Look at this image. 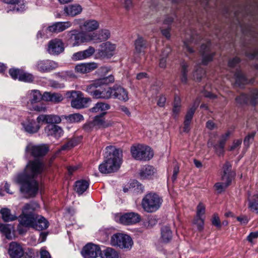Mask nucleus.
<instances>
[{"mask_svg": "<svg viewBox=\"0 0 258 258\" xmlns=\"http://www.w3.org/2000/svg\"><path fill=\"white\" fill-rule=\"evenodd\" d=\"M45 169L46 166L41 160L30 161L24 173L19 174L16 178V181L21 184V191L29 196H35L38 189V184L34 178Z\"/></svg>", "mask_w": 258, "mask_h": 258, "instance_id": "nucleus-1", "label": "nucleus"}, {"mask_svg": "<svg viewBox=\"0 0 258 258\" xmlns=\"http://www.w3.org/2000/svg\"><path fill=\"white\" fill-rule=\"evenodd\" d=\"M121 151L113 146L105 148L104 161L99 166L100 172L108 174L118 170L121 164Z\"/></svg>", "mask_w": 258, "mask_h": 258, "instance_id": "nucleus-2", "label": "nucleus"}, {"mask_svg": "<svg viewBox=\"0 0 258 258\" xmlns=\"http://www.w3.org/2000/svg\"><path fill=\"white\" fill-rule=\"evenodd\" d=\"M162 199L156 193L150 192L146 194L142 201V207L147 213L157 211L161 207Z\"/></svg>", "mask_w": 258, "mask_h": 258, "instance_id": "nucleus-3", "label": "nucleus"}, {"mask_svg": "<svg viewBox=\"0 0 258 258\" xmlns=\"http://www.w3.org/2000/svg\"><path fill=\"white\" fill-rule=\"evenodd\" d=\"M110 243L113 246L129 250L133 245V241L129 235L117 233L111 236Z\"/></svg>", "mask_w": 258, "mask_h": 258, "instance_id": "nucleus-4", "label": "nucleus"}, {"mask_svg": "<svg viewBox=\"0 0 258 258\" xmlns=\"http://www.w3.org/2000/svg\"><path fill=\"white\" fill-rule=\"evenodd\" d=\"M131 152L133 157L137 160H149L153 156L151 148L143 145L132 147Z\"/></svg>", "mask_w": 258, "mask_h": 258, "instance_id": "nucleus-5", "label": "nucleus"}, {"mask_svg": "<svg viewBox=\"0 0 258 258\" xmlns=\"http://www.w3.org/2000/svg\"><path fill=\"white\" fill-rule=\"evenodd\" d=\"M68 98H72L71 101V106L76 109H81L86 107L87 103L90 99L85 98L80 91H71L66 93Z\"/></svg>", "mask_w": 258, "mask_h": 258, "instance_id": "nucleus-6", "label": "nucleus"}, {"mask_svg": "<svg viewBox=\"0 0 258 258\" xmlns=\"http://www.w3.org/2000/svg\"><path fill=\"white\" fill-rule=\"evenodd\" d=\"M57 62L49 59H39L34 65V69L41 73L50 72L58 68Z\"/></svg>", "mask_w": 258, "mask_h": 258, "instance_id": "nucleus-7", "label": "nucleus"}, {"mask_svg": "<svg viewBox=\"0 0 258 258\" xmlns=\"http://www.w3.org/2000/svg\"><path fill=\"white\" fill-rule=\"evenodd\" d=\"M114 81V79L113 76L110 75L107 77L95 80L91 84L87 86L85 90L93 97L94 93L97 90V88L98 87H100L103 85H107L109 83H113Z\"/></svg>", "mask_w": 258, "mask_h": 258, "instance_id": "nucleus-8", "label": "nucleus"}, {"mask_svg": "<svg viewBox=\"0 0 258 258\" xmlns=\"http://www.w3.org/2000/svg\"><path fill=\"white\" fill-rule=\"evenodd\" d=\"M36 215L34 214H22L20 216L19 225L18 227V230L19 233H23L25 232L22 226L25 227H32L34 228V224L36 222Z\"/></svg>", "mask_w": 258, "mask_h": 258, "instance_id": "nucleus-9", "label": "nucleus"}, {"mask_svg": "<svg viewBox=\"0 0 258 258\" xmlns=\"http://www.w3.org/2000/svg\"><path fill=\"white\" fill-rule=\"evenodd\" d=\"M47 51L51 55H58L64 51L63 43L59 39H52L48 43Z\"/></svg>", "mask_w": 258, "mask_h": 258, "instance_id": "nucleus-10", "label": "nucleus"}, {"mask_svg": "<svg viewBox=\"0 0 258 258\" xmlns=\"http://www.w3.org/2000/svg\"><path fill=\"white\" fill-rule=\"evenodd\" d=\"M71 38L74 39L75 42L73 46H78L81 43L92 41V36L91 33H84L83 32H78L76 30H72L69 32Z\"/></svg>", "mask_w": 258, "mask_h": 258, "instance_id": "nucleus-11", "label": "nucleus"}, {"mask_svg": "<svg viewBox=\"0 0 258 258\" xmlns=\"http://www.w3.org/2000/svg\"><path fill=\"white\" fill-rule=\"evenodd\" d=\"M48 151L46 145H34L29 144L26 148V153H30L33 157H40L45 155Z\"/></svg>", "mask_w": 258, "mask_h": 258, "instance_id": "nucleus-12", "label": "nucleus"}, {"mask_svg": "<svg viewBox=\"0 0 258 258\" xmlns=\"http://www.w3.org/2000/svg\"><path fill=\"white\" fill-rule=\"evenodd\" d=\"M100 252V248L97 245L88 243L83 247L81 253L85 258H95Z\"/></svg>", "mask_w": 258, "mask_h": 258, "instance_id": "nucleus-13", "label": "nucleus"}, {"mask_svg": "<svg viewBox=\"0 0 258 258\" xmlns=\"http://www.w3.org/2000/svg\"><path fill=\"white\" fill-rule=\"evenodd\" d=\"M8 253L11 258H21L24 253L22 246L16 242H12L9 244Z\"/></svg>", "mask_w": 258, "mask_h": 258, "instance_id": "nucleus-14", "label": "nucleus"}, {"mask_svg": "<svg viewBox=\"0 0 258 258\" xmlns=\"http://www.w3.org/2000/svg\"><path fill=\"white\" fill-rule=\"evenodd\" d=\"M115 48V45L110 42L103 43L100 44V48L98 49V55L102 58L110 57L113 55Z\"/></svg>", "mask_w": 258, "mask_h": 258, "instance_id": "nucleus-15", "label": "nucleus"}, {"mask_svg": "<svg viewBox=\"0 0 258 258\" xmlns=\"http://www.w3.org/2000/svg\"><path fill=\"white\" fill-rule=\"evenodd\" d=\"M98 67V64L94 62L88 63H80L75 67V73L79 75H83L89 73Z\"/></svg>", "mask_w": 258, "mask_h": 258, "instance_id": "nucleus-16", "label": "nucleus"}, {"mask_svg": "<svg viewBox=\"0 0 258 258\" xmlns=\"http://www.w3.org/2000/svg\"><path fill=\"white\" fill-rule=\"evenodd\" d=\"M119 222L124 225H131L139 222L141 220L140 216L136 213H126L119 218Z\"/></svg>", "mask_w": 258, "mask_h": 258, "instance_id": "nucleus-17", "label": "nucleus"}, {"mask_svg": "<svg viewBox=\"0 0 258 258\" xmlns=\"http://www.w3.org/2000/svg\"><path fill=\"white\" fill-rule=\"evenodd\" d=\"M72 24L70 21L56 22L45 29L46 32L58 33L71 27Z\"/></svg>", "mask_w": 258, "mask_h": 258, "instance_id": "nucleus-18", "label": "nucleus"}, {"mask_svg": "<svg viewBox=\"0 0 258 258\" xmlns=\"http://www.w3.org/2000/svg\"><path fill=\"white\" fill-rule=\"evenodd\" d=\"M44 133L48 137L51 136L56 139H58L63 135V131L58 125L49 124L45 127Z\"/></svg>", "mask_w": 258, "mask_h": 258, "instance_id": "nucleus-19", "label": "nucleus"}, {"mask_svg": "<svg viewBox=\"0 0 258 258\" xmlns=\"http://www.w3.org/2000/svg\"><path fill=\"white\" fill-rule=\"evenodd\" d=\"M210 43L208 42L206 44H202L200 49V52L203 55L202 63L204 65L207 64L213 59L214 55V53L210 52Z\"/></svg>", "mask_w": 258, "mask_h": 258, "instance_id": "nucleus-20", "label": "nucleus"}, {"mask_svg": "<svg viewBox=\"0 0 258 258\" xmlns=\"http://www.w3.org/2000/svg\"><path fill=\"white\" fill-rule=\"evenodd\" d=\"M94 52L95 48L92 46H89L86 50L74 53L72 56V59L74 61L83 60L90 57Z\"/></svg>", "mask_w": 258, "mask_h": 258, "instance_id": "nucleus-21", "label": "nucleus"}, {"mask_svg": "<svg viewBox=\"0 0 258 258\" xmlns=\"http://www.w3.org/2000/svg\"><path fill=\"white\" fill-rule=\"evenodd\" d=\"M112 96L123 101H126L128 100V92L121 86H113Z\"/></svg>", "mask_w": 258, "mask_h": 258, "instance_id": "nucleus-22", "label": "nucleus"}, {"mask_svg": "<svg viewBox=\"0 0 258 258\" xmlns=\"http://www.w3.org/2000/svg\"><path fill=\"white\" fill-rule=\"evenodd\" d=\"M231 134V133L229 131L226 132L225 134L221 136L219 143L214 146L215 151L219 156L223 155L225 143Z\"/></svg>", "mask_w": 258, "mask_h": 258, "instance_id": "nucleus-23", "label": "nucleus"}, {"mask_svg": "<svg viewBox=\"0 0 258 258\" xmlns=\"http://www.w3.org/2000/svg\"><path fill=\"white\" fill-rule=\"evenodd\" d=\"M113 90L112 88L106 87L99 88L94 93L93 98L96 99H108L112 96Z\"/></svg>", "mask_w": 258, "mask_h": 258, "instance_id": "nucleus-24", "label": "nucleus"}, {"mask_svg": "<svg viewBox=\"0 0 258 258\" xmlns=\"http://www.w3.org/2000/svg\"><path fill=\"white\" fill-rule=\"evenodd\" d=\"M232 165L228 161H226L222 167L221 179L222 181H232L233 174L231 171Z\"/></svg>", "mask_w": 258, "mask_h": 258, "instance_id": "nucleus-25", "label": "nucleus"}, {"mask_svg": "<svg viewBox=\"0 0 258 258\" xmlns=\"http://www.w3.org/2000/svg\"><path fill=\"white\" fill-rule=\"evenodd\" d=\"M26 98L29 100L28 102V105H29V103L33 104L43 100V95L38 90H32L27 93Z\"/></svg>", "mask_w": 258, "mask_h": 258, "instance_id": "nucleus-26", "label": "nucleus"}, {"mask_svg": "<svg viewBox=\"0 0 258 258\" xmlns=\"http://www.w3.org/2000/svg\"><path fill=\"white\" fill-rule=\"evenodd\" d=\"M110 108V106L108 103L99 102L96 103L90 111L92 113H99L100 115H104L106 113V111Z\"/></svg>", "mask_w": 258, "mask_h": 258, "instance_id": "nucleus-27", "label": "nucleus"}, {"mask_svg": "<svg viewBox=\"0 0 258 258\" xmlns=\"http://www.w3.org/2000/svg\"><path fill=\"white\" fill-rule=\"evenodd\" d=\"M63 99V97L60 93L45 92L43 94V100L45 101L57 103L61 102Z\"/></svg>", "mask_w": 258, "mask_h": 258, "instance_id": "nucleus-28", "label": "nucleus"}, {"mask_svg": "<svg viewBox=\"0 0 258 258\" xmlns=\"http://www.w3.org/2000/svg\"><path fill=\"white\" fill-rule=\"evenodd\" d=\"M155 168L150 165H145L142 167L139 172L140 177L141 179L150 178L155 173Z\"/></svg>", "mask_w": 258, "mask_h": 258, "instance_id": "nucleus-29", "label": "nucleus"}, {"mask_svg": "<svg viewBox=\"0 0 258 258\" xmlns=\"http://www.w3.org/2000/svg\"><path fill=\"white\" fill-rule=\"evenodd\" d=\"M63 11L67 16L75 17L81 13L82 8L80 5H72L65 6Z\"/></svg>", "mask_w": 258, "mask_h": 258, "instance_id": "nucleus-30", "label": "nucleus"}, {"mask_svg": "<svg viewBox=\"0 0 258 258\" xmlns=\"http://www.w3.org/2000/svg\"><path fill=\"white\" fill-rule=\"evenodd\" d=\"M34 225V229L40 231L47 228L49 222L44 217L37 215H36V222Z\"/></svg>", "mask_w": 258, "mask_h": 258, "instance_id": "nucleus-31", "label": "nucleus"}, {"mask_svg": "<svg viewBox=\"0 0 258 258\" xmlns=\"http://www.w3.org/2000/svg\"><path fill=\"white\" fill-rule=\"evenodd\" d=\"M92 36V41L95 42H99L104 41L109 38L110 36V32L108 30H102L98 33H91Z\"/></svg>", "mask_w": 258, "mask_h": 258, "instance_id": "nucleus-32", "label": "nucleus"}, {"mask_svg": "<svg viewBox=\"0 0 258 258\" xmlns=\"http://www.w3.org/2000/svg\"><path fill=\"white\" fill-rule=\"evenodd\" d=\"M104 115H96L94 117L93 122L96 129L107 127L111 125V123L107 122L103 117Z\"/></svg>", "mask_w": 258, "mask_h": 258, "instance_id": "nucleus-33", "label": "nucleus"}, {"mask_svg": "<svg viewBox=\"0 0 258 258\" xmlns=\"http://www.w3.org/2000/svg\"><path fill=\"white\" fill-rule=\"evenodd\" d=\"M99 26V24L96 20H88L83 23V26H80V29L87 32H91L97 29Z\"/></svg>", "mask_w": 258, "mask_h": 258, "instance_id": "nucleus-34", "label": "nucleus"}, {"mask_svg": "<svg viewBox=\"0 0 258 258\" xmlns=\"http://www.w3.org/2000/svg\"><path fill=\"white\" fill-rule=\"evenodd\" d=\"M25 130L29 133H35L40 128V125L35 120L28 119L22 123Z\"/></svg>", "mask_w": 258, "mask_h": 258, "instance_id": "nucleus-35", "label": "nucleus"}, {"mask_svg": "<svg viewBox=\"0 0 258 258\" xmlns=\"http://www.w3.org/2000/svg\"><path fill=\"white\" fill-rule=\"evenodd\" d=\"M89 185V183L86 180H78L75 182L74 190L78 195H81L86 190Z\"/></svg>", "mask_w": 258, "mask_h": 258, "instance_id": "nucleus-36", "label": "nucleus"}, {"mask_svg": "<svg viewBox=\"0 0 258 258\" xmlns=\"http://www.w3.org/2000/svg\"><path fill=\"white\" fill-rule=\"evenodd\" d=\"M135 47L136 53H141L147 47V42L142 37L139 36L135 41Z\"/></svg>", "mask_w": 258, "mask_h": 258, "instance_id": "nucleus-37", "label": "nucleus"}, {"mask_svg": "<svg viewBox=\"0 0 258 258\" xmlns=\"http://www.w3.org/2000/svg\"><path fill=\"white\" fill-rule=\"evenodd\" d=\"M0 213L2 215V219L6 222L14 221L17 218V216L12 214L11 210L7 208H2Z\"/></svg>", "mask_w": 258, "mask_h": 258, "instance_id": "nucleus-38", "label": "nucleus"}, {"mask_svg": "<svg viewBox=\"0 0 258 258\" xmlns=\"http://www.w3.org/2000/svg\"><path fill=\"white\" fill-rule=\"evenodd\" d=\"M63 118L70 123H75L84 120V118L83 115L80 113H73L69 115L63 116Z\"/></svg>", "mask_w": 258, "mask_h": 258, "instance_id": "nucleus-39", "label": "nucleus"}, {"mask_svg": "<svg viewBox=\"0 0 258 258\" xmlns=\"http://www.w3.org/2000/svg\"><path fill=\"white\" fill-rule=\"evenodd\" d=\"M181 100L179 97L175 96L174 97V100L173 103V108L172 111V116L173 118H176L181 110Z\"/></svg>", "mask_w": 258, "mask_h": 258, "instance_id": "nucleus-40", "label": "nucleus"}, {"mask_svg": "<svg viewBox=\"0 0 258 258\" xmlns=\"http://www.w3.org/2000/svg\"><path fill=\"white\" fill-rule=\"evenodd\" d=\"M39 208L38 204L34 202H30L25 205L22 209L23 214H34L33 212Z\"/></svg>", "mask_w": 258, "mask_h": 258, "instance_id": "nucleus-41", "label": "nucleus"}, {"mask_svg": "<svg viewBox=\"0 0 258 258\" xmlns=\"http://www.w3.org/2000/svg\"><path fill=\"white\" fill-rule=\"evenodd\" d=\"M172 237V232L168 227L165 226L161 229V240L163 242L167 243L169 242Z\"/></svg>", "mask_w": 258, "mask_h": 258, "instance_id": "nucleus-42", "label": "nucleus"}, {"mask_svg": "<svg viewBox=\"0 0 258 258\" xmlns=\"http://www.w3.org/2000/svg\"><path fill=\"white\" fill-rule=\"evenodd\" d=\"M200 102V100L199 98L197 99L194 103L193 106L188 110L185 118L186 123L188 121H191L197 108L199 105Z\"/></svg>", "mask_w": 258, "mask_h": 258, "instance_id": "nucleus-43", "label": "nucleus"}, {"mask_svg": "<svg viewBox=\"0 0 258 258\" xmlns=\"http://www.w3.org/2000/svg\"><path fill=\"white\" fill-rule=\"evenodd\" d=\"M200 102V100L199 98L197 99L194 103L193 106L188 110L185 118L186 123L188 121H191L197 108L199 105Z\"/></svg>", "mask_w": 258, "mask_h": 258, "instance_id": "nucleus-44", "label": "nucleus"}, {"mask_svg": "<svg viewBox=\"0 0 258 258\" xmlns=\"http://www.w3.org/2000/svg\"><path fill=\"white\" fill-rule=\"evenodd\" d=\"M188 65L185 62L181 63V73L180 79L182 83L186 84L187 82V76Z\"/></svg>", "mask_w": 258, "mask_h": 258, "instance_id": "nucleus-45", "label": "nucleus"}, {"mask_svg": "<svg viewBox=\"0 0 258 258\" xmlns=\"http://www.w3.org/2000/svg\"><path fill=\"white\" fill-rule=\"evenodd\" d=\"M235 85L240 87L241 85L246 84L247 81L244 76L240 71H237L234 75Z\"/></svg>", "mask_w": 258, "mask_h": 258, "instance_id": "nucleus-46", "label": "nucleus"}, {"mask_svg": "<svg viewBox=\"0 0 258 258\" xmlns=\"http://www.w3.org/2000/svg\"><path fill=\"white\" fill-rule=\"evenodd\" d=\"M101 258H118V254L116 250L108 247L101 253Z\"/></svg>", "mask_w": 258, "mask_h": 258, "instance_id": "nucleus-47", "label": "nucleus"}, {"mask_svg": "<svg viewBox=\"0 0 258 258\" xmlns=\"http://www.w3.org/2000/svg\"><path fill=\"white\" fill-rule=\"evenodd\" d=\"M3 2L8 4L15 5L13 11L22 12L25 9V5L23 3L20 4V7L18 5L20 3V0H3Z\"/></svg>", "mask_w": 258, "mask_h": 258, "instance_id": "nucleus-48", "label": "nucleus"}, {"mask_svg": "<svg viewBox=\"0 0 258 258\" xmlns=\"http://www.w3.org/2000/svg\"><path fill=\"white\" fill-rule=\"evenodd\" d=\"M0 231L5 235L7 239L12 238L11 229L10 225L0 224Z\"/></svg>", "mask_w": 258, "mask_h": 258, "instance_id": "nucleus-49", "label": "nucleus"}, {"mask_svg": "<svg viewBox=\"0 0 258 258\" xmlns=\"http://www.w3.org/2000/svg\"><path fill=\"white\" fill-rule=\"evenodd\" d=\"M222 182H218L215 184L216 189L218 192H221L224 191L231 183V181L225 180Z\"/></svg>", "mask_w": 258, "mask_h": 258, "instance_id": "nucleus-50", "label": "nucleus"}, {"mask_svg": "<svg viewBox=\"0 0 258 258\" xmlns=\"http://www.w3.org/2000/svg\"><path fill=\"white\" fill-rule=\"evenodd\" d=\"M249 100L252 105H256L258 103V90H252L249 95Z\"/></svg>", "mask_w": 258, "mask_h": 258, "instance_id": "nucleus-51", "label": "nucleus"}, {"mask_svg": "<svg viewBox=\"0 0 258 258\" xmlns=\"http://www.w3.org/2000/svg\"><path fill=\"white\" fill-rule=\"evenodd\" d=\"M194 38L192 36L191 37L190 39L187 37L186 40L184 41V50L186 52H188L189 53H192L194 52V50L190 47V44L192 43Z\"/></svg>", "mask_w": 258, "mask_h": 258, "instance_id": "nucleus-52", "label": "nucleus"}, {"mask_svg": "<svg viewBox=\"0 0 258 258\" xmlns=\"http://www.w3.org/2000/svg\"><path fill=\"white\" fill-rule=\"evenodd\" d=\"M34 80V77L32 74L22 72L20 76L19 81L26 82H32Z\"/></svg>", "mask_w": 258, "mask_h": 258, "instance_id": "nucleus-53", "label": "nucleus"}, {"mask_svg": "<svg viewBox=\"0 0 258 258\" xmlns=\"http://www.w3.org/2000/svg\"><path fill=\"white\" fill-rule=\"evenodd\" d=\"M77 145V142L75 140H71L68 141L67 144L63 145L58 151L59 152L62 150H69L76 146Z\"/></svg>", "mask_w": 258, "mask_h": 258, "instance_id": "nucleus-54", "label": "nucleus"}, {"mask_svg": "<svg viewBox=\"0 0 258 258\" xmlns=\"http://www.w3.org/2000/svg\"><path fill=\"white\" fill-rule=\"evenodd\" d=\"M47 123H59L61 122L60 117L56 115H47Z\"/></svg>", "mask_w": 258, "mask_h": 258, "instance_id": "nucleus-55", "label": "nucleus"}, {"mask_svg": "<svg viewBox=\"0 0 258 258\" xmlns=\"http://www.w3.org/2000/svg\"><path fill=\"white\" fill-rule=\"evenodd\" d=\"M205 71L201 67L197 69L196 71L194 73V77L195 79L197 81H200L205 75Z\"/></svg>", "mask_w": 258, "mask_h": 258, "instance_id": "nucleus-56", "label": "nucleus"}, {"mask_svg": "<svg viewBox=\"0 0 258 258\" xmlns=\"http://www.w3.org/2000/svg\"><path fill=\"white\" fill-rule=\"evenodd\" d=\"M205 206L203 203H200L199 204L197 208V218H202V216L205 214Z\"/></svg>", "mask_w": 258, "mask_h": 258, "instance_id": "nucleus-57", "label": "nucleus"}, {"mask_svg": "<svg viewBox=\"0 0 258 258\" xmlns=\"http://www.w3.org/2000/svg\"><path fill=\"white\" fill-rule=\"evenodd\" d=\"M22 72V71L19 69H12L9 70V74L13 79L19 80L20 76H21Z\"/></svg>", "mask_w": 258, "mask_h": 258, "instance_id": "nucleus-58", "label": "nucleus"}, {"mask_svg": "<svg viewBox=\"0 0 258 258\" xmlns=\"http://www.w3.org/2000/svg\"><path fill=\"white\" fill-rule=\"evenodd\" d=\"M257 201V199L256 198H253V201L249 202L248 207L252 212L258 213V203H256Z\"/></svg>", "mask_w": 258, "mask_h": 258, "instance_id": "nucleus-59", "label": "nucleus"}, {"mask_svg": "<svg viewBox=\"0 0 258 258\" xmlns=\"http://www.w3.org/2000/svg\"><path fill=\"white\" fill-rule=\"evenodd\" d=\"M170 51V48H167L166 49V53L165 54V57H163L160 59L159 60V67L162 69H165L166 67V57L167 56L168 53Z\"/></svg>", "mask_w": 258, "mask_h": 258, "instance_id": "nucleus-60", "label": "nucleus"}, {"mask_svg": "<svg viewBox=\"0 0 258 258\" xmlns=\"http://www.w3.org/2000/svg\"><path fill=\"white\" fill-rule=\"evenodd\" d=\"M235 100L237 103L242 104L247 102L249 100V97H248L246 95L242 94L239 96L236 97Z\"/></svg>", "mask_w": 258, "mask_h": 258, "instance_id": "nucleus-61", "label": "nucleus"}, {"mask_svg": "<svg viewBox=\"0 0 258 258\" xmlns=\"http://www.w3.org/2000/svg\"><path fill=\"white\" fill-rule=\"evenodd\" d=\"M94 128H95V126L94 125L93 121L85 123L83 126V129L86 132H90Z\"/></svg>", "mask_w": 258, "mask_h": 258, "instance_id": "nucleus-62", "label": "nucleus"}, {"mask_svg": "<svg viewBox=\"0 0 258 258\" xmlns=\"http://www.w3.org/2000/svg\"><path fill=\"white\" fill-rule=\"evenodd\" d=\"M255 136L254 133L248 135L244 140V145L247 148L249 147L250 143L252 142Z\"/></svg>", "mask_w": 258, "mask_h": 258, "instance_id": "nucleus-63", "label": "nucleus"}, {"mask_svg": "<svg viewBox=\"0 0 258 258\" xmlns=\"http://www.w3.org/2000/svg\"><path fill=\"white\" fill-rule=\"evenodd\" d=\"M258 238V231L251 232L247 237V240L251 243H253V241Z\"/></svg>", "mask_w": 258, "mask_h": 258, "instance_id": "nucleus-64", "label": "nucleus"}]
</instances>
